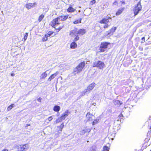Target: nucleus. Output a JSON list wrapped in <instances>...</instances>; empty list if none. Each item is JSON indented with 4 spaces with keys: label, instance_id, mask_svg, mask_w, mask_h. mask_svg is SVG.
<instances>
[{
    "label": "nucleus",
    "instance_id": "e433bc0d",
    "mask_svg": "<svg viewBox=\"0 0 151 151\" xmlns=\"http://www.w3.org/2000/svg\"><path fill=\"white\" fill-rule=\"evenodd\" d=\"M52 119H53V118L52 117V116H51L49 117L48 118V120L49 121H50L52 120Z\"/></svg>",
    "mask_w": 151,
    "mask_h": 151
},
{
    "label": "nucleus",
    "instance_id": "f03ea898",
    "mask_svg": "<svg viewBox=\"0 0 151 151\" xmlns=\"http://www.w3.org/2000/svg\"><path fill=\"white\" fill-rule=\"evenodd\" d=\"M85 65V62H83L80 63L76 68H75L73 71L74 74L76 75L77 73L78 74L80 73Z\"/></svg>",
    "mask_w": 151,
    "mask_h": 151
},
{
    "label": "nucleus",
    "instance_id": "39448f33",
    "mask_svg": "<svg viewBox=\"0 0 151 151\" xmlns=\"http://www.w3.org/2000/svg\"><path fill=\"white\" fill-rule=\"evenodd\" d=\"M110 43L106 42H102L101 45V46L100 47V50L101 52H104L105 51L104 49L106 48L108 45Z\"/></svg>",
    "mask_w": 151,
    "mask_h": 151
},
{
    "label": "nucleus",
    "instance_id": "603ef678",
    "mask_svg": "<svg viewBox=\"0 0 151 151\" xmlns=\"http://www.w3.org/2000/svg\"><path fill=\"white\" fill-rule=\"evenodd\" d=\"M141 151L140 150H139V151Z\"/></svg>",
    "mask_w": 151,
    "mask_h": 151
},
{
    "label": "nucleus",
    "instance_id": "2eb2a0df",
    "mask_svg": "<svg viewBox=\"0 0 151 151\" xmlns=\"http://www.w3.org/2000/svg\"><path fill=\"white\" fill-rule=\"evenodd\" d=\"M77 32V30L76 29H74L71 31L70 33V35L71 36H73L74 35H75L76 36V35L78 34Z\"/></svg>",
    "mask_w": 151,
    "mask_h": 151
},
{
    "label": "nucleus",
    "instance_id": "a19ab883",
    "mask_svg": "<svg viewBox=\"0 0 151 151\" xmlns=\"http://www.w3.org/2000/svg\"><path fill=\"white\" fill-rule=\"evenodd\" d=\"M145 37H143L142 38V40L143 41L141 42V43H143L145 41Z\"/></svg>",
    "mask_w": 151,
    "mask_h": 151
},
{
    "label": "nucleus",
    "instance_id": "f8f14e48",
    "mask_svg": "<svg viewBox=\"0 0 151 151\" xmlns=\"http://www.w3.org/2000/svg\"><path fill=\"white\" fill-rule=\"evenodd\" d=\"M124 2L121 1H116L113 4V5H118L119 6L122 5L123 4H124Z\"/></svg>",
    "mask_w": 151,
    "mask_h": 151
},
{
    "label": "nucleus",
    "instance_id": "4be33fe9",
    "mask_svg": "<svg viewBox=\"0 0 151 151\" xmlns=\"http://www.w3.org/2000/svg\"><path fill=\"white\" fill-rule=\"evenodd\" d=\"M124 9V8H123L120 9H119L118 11L116 12V15H120L123 12Z\"/></svg>",
    "mask_w": 151,
    "mask_h": 151
},
{
    "label": "nucleus",
    "instance_id": "72a5a7b5",
    "mask_svg": "<svg viewBox=\"0 0 151 151\" xmlns=\"http://www.w3.org/2000/svg\"><path fill=\"white\" fill-rule=\"evenodd\" d=\"M81 19L79 20H77L74 22L73 23L75 24H78V23H81Z\"/></svg>",
    "mask_w": 151,
    "mask_h": 151
},
{
    "label": "nucleus",
    "instance_id": "ea45409f",
    "mask_svg": "<svg viewBox=\"0 0 151 151\" xmlns=\"http://www.w3.org/2000/svg\"><path fill=\"white\" fill-rule=\"evenodd\" d=\"M109 25H108V24H106L104 26V28H107L108 27H109Z\"/></svg>",
    "mask_w": 151,
    "mask_h": 151
},
{
    "label": "nucleus",
    "instance_id": "dca6fc26",
    "mask_svg": "<svg viewBox=\"0 0 151 151\" xmlns=\"http://www.w3.org/2000/svg\"><path fill=\"white\" fill-rule=\"evenodd\" d=\"M86 33V30L84 29H82L79 30L77 32L78 34L80 35H83Z\"/></svg>",
    "mask_w": 151,
    "mask_h": 151
},
{
    "label": "nucleus",
    "instance_id": "412c9836",
    "mask_svg": "<svg viewBox=\"0 0 151 151\" xmlns=\"http://www.w3.org/2000/svg\"><path fill=\"white\" fill-rule=\"evenodd\" d=\"M60 107L58 106H55L53 108V110L56 112L58 111H60Z\"/></svg>",
    "mask_w": 151,
    "mask_h": 151
},
{
    "label": "nucleus",
    "instance_id": "a878e982",
    "mask_svg": "<svg viewBox=\"0 0 151 151\" xmlns=\"http://www.w3.org/2000/svg\"><path fill=\"white\" fill-rule=\"evenodd\" d=\"M64 126V123H62L60 126H58L57 127L60 129L61 131L62 129L63 128Z\"/></svg>",
    "mask_w": 151,
    "mask_h": 151
},
{
    "label": "nucleus",
    "instance_id": "5701e85b",
    "mask_svg": "<svg viewBox=\"0 0 151 151\" xmlns=\"http://www.w3.org/2000/svg\"><path fill=\"white\" fill-rule=\"evenodd\" d=\"M15 105L14 104H12L9 106L7 108V110L8 111L10 110L12 108L14 107Z\"/></svg>",
    "mask_w": 151,
    "mask_h": 151
},
{
    "label": "nucleus",
    "instance_id": "f704fd0d",
    "mask_svg": "<svg viewBox=\"0 0 151 151\" xmlns=\"http://www.w3.org/2000/svg\"><path fill=\"white\" fill-rule=\"evenodd\" d=\"M76 37L73 40V41L74 42L77 41L79 39V37L78 35H76Z\"/></svg>",
    "mask_w": 151,
    "mask_h": 151
},
{
    "label": "nucleus",
    "instance_id": "c756f323",
    "mask_svg": "<svg viewBox=\"0 0 151 151\" xmlns=\"http://www.w3.org/2000/svg\"><path fill=\"white\" fill-rule=\"evenodd\" d=\"M28 36V33H25L24 37V41L27 40Z\"/></svg>",
    "mask_w": 151,
    "mask_h": 151
},
{
    "label": "nucleus",
    "instance_id": "c9c22d12",
    "mask_svg": "<svg viewBox=\"0 0 151 151\" xmlns=\"http://www.w3.org/2000/svg\"><path fill=\"white\" fill-rule=\"evenodd\" d=\"M96 2L95 1H91L90 2V4L91 5H93V4H94Z\"/></svg>",
    "mask_w": 151,
    "mask_h": 151
},
{
    "label": "nucleus",
    "instance_id": "c85d7f7f",
    "mask_svg": "<svg viewBox=\"0 0 151 151\" xmlns=\"http://www.w3.org/2000/svg\"><path fill=\"white\" fill-rule=\"evenodd\" d=\"M99 121V119H96L93 122V125H94L96 124Z\"/></svg>",
    "mask_w": 151,
    "mask_h": 151
},
{
    "label": "nucleus",
    "instance_id": "bb28decb",
    "mask_svg": "<svg viewBox=\"0 0 151 151\" xmlns=\"http://www.w3.org/2000/svg\"><path fill=\"white\" fill-rule=\"evenodd\" d=\"M123 117V115L122 114H121L119 115L118 116V119L117 120V121H121V119H122Z\"/></svg>",
    "mask_w": 151,
    "mask_h": 151
},
{
    "label": "nucleus",
    "instance_id": "09e8293b",
    "mask_svg": "<svg viewBox=\"0 0 151 151\" xmlns=\"http://www.w3.org/2000/svg\"><path fill=\"white\" fill-rule=\"evenodd\" d=\"M29 125H30V124H26V127H27V126H29Z\"/></svg>",
    "mask_w": 151,
    "mask_h": 151
},
{
    "label": "nucleus",
    "instance_id": "f3484780",
    "mask_svg": "<svg viewBox=\"0 0 151 151\" xmlns=\"http://www.w3.org/2000/svg\"><path fill=\"white\" fill-rule=\"evenodd\" d=\"M116 27H113L111 28L109 31L107 32V33L106 35L107 36L109 35L111 32L113 33L116 30Z\"/></svg>",
    "mask_w": 151,
    "mask_h": 151
},
{
    "label": "nucleus",
    "instance_id": "b1692460",
    "mask_svg": "<svg viewBox=\"0 0 151 151\" xmlns=\"http://www.w3.org/2000/svg\"><path fill=\"white\" fill-rule=\"evenodd\" d=\"M88 92L87 91V90L85 89L83 91L81 92V94L80 96H82L86 94Z\"/></svg>",
    "mask_w": 151,
    "mask_h": 151
},
{
    "label": "nucleus",
    "instance_id": "f257e3e1",
    "mask_svg": "<svg viewBox=\"0 0 151 151\" xmlns=\"http://www.w3.org/2000/svg\"><path fill=\"white\" fill-rule=\"evenodd\" d=\"M93 67H97L100 69H102L105 67L104 63L100 60L94 62L92 64Z\"/></svg>",
    "mask_w": 151,
    "mask_h": 151
},
{
    "label": "nucleus",
    "instance_id": "58836bf2",
    "mask_svg": "<svg viewBox=\"0 0 151 151\" xmlns=\"http://www.w3.org/2000/svg\"><path fill=\"white\" fill-rule=\"evenodd\" d=\"M64 27V26H62L59 27L58 29H58V31H60V30H61L62 28H63Z\"/></svg>",
    "mask_w": 151,
    "mask_h": 151
},
{
    "label": "nucleus",
    "instance_id": "0eeeda50",
    "mask_svg": "<svg viewBox=\"0 0 151 151\" xmlns=\"http://www.w3.org/2000/svg\"><path fill=\"white\" fill-rule=\"evenodd\" d=\"M37 5L36 3L34 2L33 3H28L25 5V7L27 9H29L35 7Z\"/></svg>",
    "mask_w": 151,
    "mask_h": 151
},
{
    "label": "nucleus",
    "instance_id": "3c124183",
    "mask_svg": "<svg viewBox=\"0 0 151 151\" xmlns=\"http://www.w3.org/2000/svg\"><path fill=\"white\" fill-rule=\"evenodd\" d=\"M149 80V79H148V80H147V82H148Z\"/></svg>",
    "mask_w": 151,
    "mask_h": 151
},
{
    "label": "nucleus",
    "instance_id": "de8ad7c7",
    "mask_svg": "<svg viewBox=\"0 0 151 151\" xmlns=\"http://www.w3.org/2000/svg\"><path fill=\"white\" fill-rule=\"evenodd\" d=\"M116 102L117 103H119V101L118 100H117L116 101Z\"/></svg>",
    "mask_w": 151,
    "mask_h": 151
},
{
    "label": "nucleus",
    "instance_id": "423d86ee",
    "mask_svg": "<svg viewBox=\"0 0 151 151\" xmlns=\"http://www.w3.org/2000/svg\"><path fill=\"white\" fill-rule=\"evenodd\" d=\"M61 21L58 19V17L54 19L51 22V25L54 27L55 25H58L61 23Z\"/></svg>",
    "mask_w": 151,
    "mask_h": 151
},
{
    "label": "nucleus",
    "instance_id": "2f4dec72",
    "mask_svg": "<svg viewBox=\"0 0 151 151\" xmlns=\"http://www.w3.org/2000/svg\"><path fill=\"white\" fill-rule=\"evenodd\" d=\"M53 33V32H49L47 34H46V36H47V37H49Z\"/></svg>",
    "mask_w": 151,
    "mask_h": 151
},
{
    "label": "nucleus",
    "instance_id": "ddd939ff",
    "mask_svg": "<svg viewBox=\"0 0 151 151\" xmlns=\"http://www.w3.org/2000/svg\"><path fill=\"white\" fill-rule=\"evenodd\" d=\"M58 73L59 72L57 71L55 73L52 75L48 78V80L50 81L52 79L55 78Z\"/></svg>",
    "mask_w": 151,
    "mask_h": 151
},
{
    "label": "nucleus",
    "instance_id": "aec40b11",
    "mask_svg": "<svg viewBox=\"0 0 151 151\" xmlns=\"http://www.w3.org/2000/svg\"><path fill=\"white\" fill-rule=\"evenodd\" d=\"M47 76V74L46 72H44L42 73L40 76L41 79L45 78Z\"/></svg>",
    "mask_w": 151,
    "mask_h": 151
},
{
    "label": "nucleus",
    "instance_id": "4c0bfd02",
    "mask_svg": "<svg viewBox=\"0 0 151 151\" xmlns=\"http://www.w3.org/2000/svg\"><path fill=\"white\" fill-rule=\"evenodd\" d=\"M127 82L128 83H131L132 85H133V81H132V80H128L127 81Z\"/></svg>",
    "mask_w": 151,
    "mask_h": 151
},
{
    "label": "nucleus",
    "instance_id": "a18cd8bd",
    "mask_svg": "<svg viewBox=\"0 0 151 151\" xmlns=\"http://www.w3.org/2000/svg\"><path fill=\"white\" fill-rule=\"evenodd\" d=\"M2 151H8V150L7 149H5L3 150Z\"/></svg>",
    "mask_w": 151,
    "mask_h": 151
},
{
    "label": "nucleus",
    "instance_id": "393cba45",
    "mask_svg": "<svg viewBox=\"0 0 151 151\" xmlns=\"http://www.w3.org/2000/svg\"><path fill=\"white\" fill-rule=\"evenodd\" d=\"M44 17V15L43 14H42L41 15L39 18H38V21L39 22H40L42 20V19H43V18Z\"/></svg>",
    "mask_w": 151,
    "mask_h": 151
},
{
    "label": "nucleus",
    "instance_id": "6e6552de",
    "mask_svg": "<svg viewBox=\"0 0 151 151\" xmlns=\"http://www.w3.org/2000/svg\"><path fill=\"white\" fill-rule=\"evenodd\" d=\"M95 85L96 84L95 83H93L90 84L87 87V89H86L87 90V91L88 93L90 92V91H91L95 87Z\"/></svg>",
    "mask_w": 151,
    "mask_h": 151
},
{
    "label": "nucleus",
    "instance_id": "9d476101",
    "mask_svg": "<svg viewBox=\"0 0 151 151\" xmlns=\"http://www.w3.org/2000/svg\"><path fill=\"white\" fill-rule=\"evenodd\" d=\"M69 114V112L68 111H67L62 114L60 118L62 120H64L65 118Z\"/></svg>",
    "mask_w": 151,
    "mask_h": 151
},
{
    "label": "nucleus",
    "instance_id": "473e14b6",
    "mask_svg": "<svg viewBox=\"0 0 151 151\" xmlns=\"http://www.w3.org/2000/svg\"><path fill=\"white\" fill-rule=\"evenodd\" d=\"M47 37H47V36H46V35H45L42 38V40L43 41H46L47 39Z\"/></svg>",
    "mask_w": 151,
    "mask_h": 151
},
{
    "label": "nucleus",
    "instance_id": "7c9ffc66",
    "mask_svg": "<svg viewBox=\"0 0 151 151\" xmlns=\"http://www.w3.org/2000/svg\"><path fill=\"white\" fill-rule=\"evenodd\" d=\"M62 120V119L60 117L56 120V121H55V123L56 124L58 123L59 122H61Z\"/></svg>",
    "mask_w": 151,
    "mask_h": 151
},
{
    "label": "nucleus",
    "instance_id": "79ce46f5",
    "mask_svg": "<svg viewBox=\"0 0 151 151\" xmlns=\"http://www.w3.org/2000/svg\"><path fill=\"white\" fill-rule=\"evenodd\" d=\"M147 145L146 144V143H144L143 147H144V148H146L147 147Z\"/></svg>",
    "mask_w": 151,
    "mask_h": 151
},
{
    "label": "nucleus",
    "instance_id": "c03bdc74",
    "mask_svg": "<svg viewBox=\"0 0 151 151\" xmlns=\"http://www.w3.org/2000/svg\"><path fill=\"white\" fill-rule=\"evenodd\" d=\"M11 76H15V74L13 73H11Z\"/></svg>",
    "mask_w": 151,
    "mask_h": 151
},
{
    "label": "nucleus",
    "instance_id": "4468645a",
    "mask_svg": "<svg viewBox=\"0 0 151 151\" xmlns=\"http://www.w3.org/2000/svg\"><path fill=\"white\" fill-rule=\"evenodd\" d=\"M76 11V9H74L71 5L69 6V7L67 9V12H73Z\"/></svg>",
    "mask_w": 151,
    "mask_h": 151
},
{
    "label": "nucleus",
    "instance_id": "37998d69",
    "mask_svg": "<svg viewBox=\"0 0 151 151\" xmlns=\"http://www.w3.org/2000/svg\"><path fill=\"white\" fill-rule=\"evenodd\" d=\"M41 99L40 98H38L37 99V101H38L40 102H41Z\"/></svg>",
    "mask_w": 151,
    "mask_h": 151
},
{
    "label": "nucleus",
    "instance_id": "1a4fd4ad",
    "mask_svg": "<svg viewBox=\"0 0 151 151\" xmlns=\"http://www.w3.org/2000/svg\"><path fill=\"white\" fill-rule=\"evenodd\" d=\"M111 19V18L110 17H107L106 18H104L103 19L101 20H100L99 22V23L101 24H106L109 22V19Z\"/></svg>",
    "mask_w": 151,
    "mask_h": 151
},
{
    "label": "nucleus",
    "instance_id": "20e7f679",
    "mask_svg": "<svg viewBox=\"0 0 151 151\" xmlns=\"http://www.w3.org/2000/svg\"><path fill=\"white\" fill-rule=\"evenodd\" d=\"M28 148L29 145L27 144L19 145L17 147L18 151H26Z\"/></svg>",
    "mask_w": 151,
    "mask_h": 151
},
{
    "label": "nucleus",
    "instance_id": "7ed1b4c3",
    "mask_svg": "<svg viewBox=\"0 0 151 151\" xmlns=\"http://www.w3.org/2000/svg\"><path fill=\"white\" fill-rule=\"evenodd\" d=\"M142 7L140 4V1L139 2L137 6L134 8L133 11L134 13L135 16L137 15L139 12L141 11L142 9Z\"/></svg>",
    "mask_w": 151,
    "mask_h": 151
},
{
    "label": "nucleus",
    "instance_id": "8fccbe9b",
    "mask_svg": "<svg viewBox=\"0 0 151 151\" xmlns=\"http://www.w3.org/2000/svg\"><path fill=\"white\" fill-rule=\"evenodd\" d=\"M95 104H95H95H93V105H95Z\"/></svg>",
    "mask_w": 151,
    "mask_h": 151
},
{
    "label": "nucleus",
    "instance_id": "9b49d317",
    "mask_svg": "<svg viewBox=\"0 0 151 151\" xmlns=\"http://www.w3.org/2000/svg\"><path fill=\"white\" fill-rule=\"evenodd\" d=\"M94 117V116L91 114L89 113H88L86 115V118L88 119V121H92Z\"/></svg>",
    "mask_w": 151,
    "mask_h": 151
},
{
    "label": "nucleus",
    "instance_id": "a211bd4d",
    "mask_svg": "<svg viewBox=\"0 0 151 151\" xmlns=\"http://www.w3.org/2000/svg\"><path fill=\"white\" fill-rule=\"evenodd\" d=\"M68 17L67 16H61L58 17V19L61 22L62 21L66 20Z\"/></svg>",
    "mask_w": 151,
    "mask_h": 151
},
{
    "label": "nucleus",
    "instance_id": "49530a36",
    "mask_svg": "<svg viewBox=\"0 0 151 151\" xmlns=\"http://www.w3.org/2000/svg\"><path fill=\"white\" fill-rule=\"evenodd\" d=\"M145 142H148V139L147 138H146L145 140Z\"/></svg>",
    "mask_w": 151,
    "mask_h": 151
},
{
    "label": "nucleus",
    "instance_id": "cd10ccee",
    "mask_svg": "<svg viewBox=\"0 0 151 151\" xmlns=\"http://www.w3.org/2000/svg\"><path fill=\"white\" fill-rule=\"evenodd\" d=\"M109 148L106 146H105L104 147L103 150L102 151H109Z\"/></svg>",
    "mask_w": 151,
    "mask_h": 151
},
{
    "label": "nucleus",
    "instance_id": "6ab92c4d",
    "mask_svg": "<svg viewBox=\"0 0 151 151\" xmlns=\"http://www.w3.org/2000/svg\"><path fill=\"white\" fill-rule=\"evenodd\" d=\"M77 44L74 42H72L70 45V47L71 49H75L77 47Z\"/></svg>",
    "mask_w": 151,
    "mask_h": 151
}]
</instances>
